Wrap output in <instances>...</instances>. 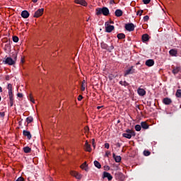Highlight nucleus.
<instances>
[{
	"instance_id": "c85d7f7f",
	"label": "nucleus",
	"mask_w": 181,
	"mask_h": 181,
	"mask_svg": "<svg viewBox=\"0 0 181 181\" xmlns=\"http://www.w3.org/2000/svg\"><path fill=\"white\" fill-rule=\"evenodd\" d=\"M117 38L119 39V40L125 39V34H124V33L117 34Z\"/></svg>"
},
{
	"instance_id": "6e6d98bb",
	"label": "nucleus",
	"mask_w": 181,
	"mask_h": 181,
	"mask_svg": "<svg viewBox=\"0 0 181 181\" xmlns=\"http://www.w3.org/2000/svg\"><path fill=\"white\" fill-rule=\"evenodd\" d=\"M6 80H9V76H6Z\"/></svg>"
},
{
	"instance_id": "393cba45",
	"label": "nucleus",
	"mask_w": 181,
	"mask_h": 181,
	"mask_svg": "<svg viewBox=\"0 0 181 181\" xmlns=\"http://www.w3.org/2000/svg\"><path fill=\"white\" fill-rule=\"evenodd\" d=\"M179 71H180V67L177 66L173 69L172 73L174 74L175 76H176V74H177V73H179Z\"/></svg>"
},
{
	"instance_id": "680f3d73",
	"label": "nucleus",
	"mask_w": 181,
	"mask_h": 181,
	"mask_svg": "<svg viewBox=\"0 0 181 181\" xmlns=\"http://www.w3.org/2000/svg\"><path fill=\"white\" fill-rule=\"evenodd\" d=\"M117 123L119 124V120L117 121Z\"/></svg>"
},
{
	"instance_id": "20e7f679",
	"label": "nucleus",
	"mask_w": 181,
	"mask_h": 181,
	"mask_svg": "<svg viewBox=\"0 0 181 181\" xmlns=\"http://www.w3.org/2000/svg\"><path fill=\"white\" fill-rule=\"evenodd\" d=\"M105 32H107V33H111V32H112V30L115 29V27L114 25H110V23L108 22H106L105 23Z\"/></svg>"
},
{
	"instance_id": "4c0bfd02",
	"label": "nucleus",
	"mask_w": 181,
	"mask_h": 181,
	"mask_svg": "<svg viewBox=\"0 0 181 181\" xmlns=\"http://www.w3.org/2000/svg\"><path fill=\"white\" fill-rule=\"evenodd\" d=\"M144 5H148L151 2V0H143Z\"/></svg>"
},
{
	"instance_id": "bf43d9fd",
	"label": "nucleus",
	"mask_w": 181,
	"mask_h": 181,
	"mask_svg": "<svg viewBox=\"0 0 181 181\" xmlns=\"http://www.w3.org/2000/svg\"><path fill=\"white\" fill-rule=\"evenodd\" d=\"M110 23H111L112 25H113L114 21H110Z\"/></svg>"
},
{
	"instance_id": "4d7b16f0",
	"label": "nucleus",
	"mask_w": 181,
	"mask_h": 181,
	"mask_svg": "<svg viewBox=\"0 0 181 181\" xmlns=\"http://www.w3.org/2000/svg\"><path fill=\"white\" fill-rule=\"evenodd\" d=\"M19 125H22V121L19 122Z\"/></svg>"
},
{
	"instance_id": "4be33fe9",
	"label": "nucleus",
	"mask_w": 181,
	"mask_h": 181,
	"mask_svg": "<svg viewBox=\"0 0 181 181\" xmlns=\"http://www.w3.org/2000/svg\"><path fill=\"white\" fill-rule=\"evenodd\" d=\"M81 168H82L86 172H88V165H87V162H84L81 165Z\"/></svg>"
},
{
	"instance_id": "ddd939ff",
	"label": "nucleus",
	"mask_w": 181,
	"mask_h": 181,
	"mask_svg": "<svg viewBox=\"0 0 181 181\" xmlns=\"http://www.w3.org/2000/svg\"><path fill=\"white\" fill-rule=\"evenodd\" d=\"M23 135L24 136H27L28 139H32V134H30V132H29V131L23 130Z\"/></svg>"
},
{
	"instance_id": "a19ab883",
	"label": "nucleus",
	"mask_w": 181,
	"mask_h": 181,
	"mask_svg": "<svg viewBox=\"0 0 181 181\" xmlns=\"http://www.w3.org/2000/svg\"><path fill=\"white\" fill-rule=\"evenodd\" d=\"M92 145H93V148H95V139H92Z\"/></svg>"
},
{
	"instance_id": "0eeeda50",
	"label": "nucleus",
	"mask_w": 181,
	"mask_h": 181,
	"mask_svg": "<svg viewBox=\"0 0 181 181\" xmlns=\"http://www.w3.org/2000/svg\"><path fill=\"white\" fill-rule=\"evenodd\" d=\"M3 63L5 64H8V66H13V64H15V61L13 60L11 57H7L3 61Z\"/></svg>"
},
{
	"instance_id": "f257e3e1",
	"label": "nucleus",
	"mask_w": 181,
	"mask_h": 181,
	"mask_svg": "<svg viewBox=\"0 0 181 181\" xmlns=\"http://www.w3.org/2000/svg\"><path fill=\"white\" fill-rule=\"evenodd\" d=\"M96 15L100 16V15H104V16H108L110 15V9L107 7L98 8H96Z\"/></svg>"
},
{
	"instance_id": "4468645a",
	"label": "nucleus",
	"mask_w": 181,
	"mask_h": 181,
	"mask_svg": "<svg viewBox=\"0 0 181 181\" xmlns=\"http://www.w3.org/2000/svg\"><path fill=\"white\" fill-rule=\"evenodd\" d=\"M163 104H165V105H170V104H172V99L169 98H165L163 100Z\"/></svg>"
},
{
	"instance_id": "13d9d810",
	"label": "nucleus",
	"mask_w": 181,
	"mask_h": 181,
	"mask_svg": "<svg viewBox=\"0 0 181 181\" xmlns=\"http://www.w3.org/2000/svg\"><path fill=\"white\" fill-rule=\"evenodd\" d=\"M119 176H122V173H118Z\"/></svg>"
},
{
	"instance_id": "5701e85b",
	"label": "nucleus",
	"mask_w": 181,
	"mask_h": 181,
	"mask_svg": "<svg viewBox=\"0 0 181 181\" xmlns=\"http://www.w3.org/2000/svg\"><path fill=\"white\" fill-rule=\"evenodd\" d=\"M169 53L170 54V56L173 57H177V50L175 49H172L169 51Z\"/></svg>"
},
{
	"instance_id": "9d476101",
	"label": "nucleus",
	"mask_w": 181,
	"mask_h": 181,
	"mask_svg": "<svg viewBox=\"0 0 181 181\" xmlns=\"http://www.w3.org/2000/svg\"><path fill=\"white\" fill-rule=\"evenodd\" d=\"M30 13L29 11L24 10L21 12V16L22 18H23L24 19H28V18H29L30 16Z\"/></svg>"
},
{
	"instance_id": "2eb2a0df",
	"label": "nucleus",
	"mask_w": 181,
	"mask_h": 181,
	"mask_svg": "<svg viewBox=\"0 0 181 181\" xmlns=\"http://www.w3.org/2000/svg\"><path fill=\"white\" fill-rule=\"evenodd\" d=\"M141 40H142L143 43H145V42L149 41V35L144 34L141 36Z\"/></svg>"
},
{
	"instance_id": "603ef678",
	"label": "nucleus",
	"mask_w": 181,
	"mask_h": 181,
	"mask_svg": "<svg viewBox=\"0 0 181 181\" xmlns=\"http://www.w3.org/2000/svg\"><path fill=\"white\" fill-rule=\"evenodd\" d=\"M33 2H34V4H36V2H37V0H33Z\"/></svg>"
},
{
	"instance_id": "72a5a7b5",
	"label": "nucleus",
	"mask_w": 181,
	"mask_h": 181,
	"mask_svg": "<svg viewBox=\"0 0 181 181\" xmlns=\"http://www.w3.org/2000/svg\"><path fill=\"white\" fill-rule=\"evenodd\" d=\"M134 128H135L136 131H137V132H139V131H141V129H142L141 126L139 124H136Z\"/></svg>"
},
{
	"instance_id": "1a4fd4ad",
	"label": "nucleus",
	"mask_w": 181,
	"mask_h": 181,
	"mask_svg": "<svg viewBox=\"0 0 181 181\" xmlns=\"http://www.w3.org/2000/svg\"><path fill=\"white\" fill-rule=\"evenodd\" d=\"M45 11L44 8H40L37 11L35 12L33 17L34 18H39L43 15V11Z\"/></svg>"
},
{
	"instance_id": "f8f14e48",
	"label": "nucleus",
	"mask_w": 181,
	"mask_h": 181,
	"mask_svg": "<svg viewBox=\"0 0 181 181\" xmlns=\"http://www.w3.org/2000/svg\"><path fill=\"white\" fill-rule=\"evenodd\" d=\"M105 177H107V179L109 181L112 180V175H111L110 173H107V172L103 173V179H105Z\"/></svg>"
},
{
	"instance_id": "dca6fc26",
	"label": "nucleus",
	"mask_w": 181,
	"mask_h": 181,
	"mask_svg": "<svg viewBox=\"0 0 181 181\" xmlns=\"http://www.w3.org/2000/svg\"><path fill=\"white\" fill-rule=\"evenodd\" d=\"M155 64V61L153 59H148L146 61V66H148V67H152Z\"/></svg>"
},
{
	"instance_id": "412c9836",
	"label": "nucleus",
	"mask_w": 181,
	"mask_h": 181,
	"mask_svg": "<svg viewBox=\"0 0 181 181\" xmlns=\"http://www.w3.org/2000/svg\"><path fill=\"white\" fill-rule=\"evenodd\" d=\"M141 128H143V129H149V124H148V123H146V122H141Z\"/></svg>"
},
{
	"instance_id": "cd10ccee",
	"label": "nucleus",
	"mask_w": 181,
	"mask_h": 181,
	"mask_svg": "<svg viewBox=\"0 0 181 181\" xmlns=\"http://www.w3.org/2000/svg\"><path fill=\"white\" fill-rule=\"evenodd\" d=\"M94 165L95 166V168H98V169H101V164L100 163V162L95 160Z\"/></svg>"
},
{
	"instance_id": "2f4dec72",
	"label": "nucleus",
	"mask_w": 181,
	"mask_h": 181,
	"mask_svg": "<svg viewBox=\"0 0 181 181\" xmlns=\"http://www.w3.org/2000/svg\"><path fill=\"white\" fill-rule=\"evenodd\" d=\"M10 101V107H13V96H8Z\"/></svg>"
},
{
	"instance_id": "c03bdc74",
	"label": "nucleus",
	"mask_w": 181,
	"mask_h": 181,
	"mask_svg": "<svg viewBox=\"0 0 181 181\" xmlns=\"http://www.w3.org/2000/svg\"><path fill=\"white\" fill-rule=\"evenodd\" d=\"M81 100H83V95H79L78 96V101H81Z\"/></svg>"
},
{
	"instance_id": "864d4df0",
	"label": "nucleus",
	"mask_w": 181,
	"mask_h": 181,
	"mask_svg": "<svg viewBox=\"0 0 181 181\" xmlns=\"http://www.w3.org/2000/svg\"><path fill=\"white\" fill-rule=\"evenodd\" d=\"M0 93H2V87L0 86Z\"/></svg>"
},
{
	"instance_id": "6e6552de",
	"label": "nucleus",
	"mask_w": 181,
	"mask_h": 181,
	"mask_svg": "<svg viewBox=\"0 0 181 181\" xmlns=\"http://www.w3.org/2000/svg\"><path fill=\"white\" fill-rule=\"evenodd\" d=\"M70 175H71V176H74V177H76V179H78V180H81V177H83V175L76 171H71Z\"/></svg>"
},
{
	"instance_id": "f03ea898",
	"label": "nucleus",
	"mask_w": 181,
	"mask_h": 181,
	"mask_svg": "<svg viewBox=\"0 0 181 181\" xmlns=\"http://www.w3.org/2000/svg\"><path fill=\"white\" fill-rule=\"evenodd\" d=\"M126 133H123L122 134V137L123 138H127V139H131V138H132V136H135L136 133L135 131L132 130V129H126L125 131Z\"/></svg>"
},
{
	"instance_id": "a211bd4d",
	"label": "nucleus",
	"mask_w": 181,
	"mask_h": 181,
	"mask_svg": "<svg viewBox=\"0 0 181 181\" xmlns=\"http://www.w3.org/2000/svg\"><path fill=\"white\" fill-rule=\"evenodd\" d=\"M7 89L8 90V97L13 96V93H12V84L8 83Z\"/></svg>"
},
{
	"instance_id": "c756f323",
	"label": "nucleus",
	"mask_w": 181,
	"mask_h": 181,
	"mask_svg": "<svg viewBox=\"0 0 181 181\" xmlns=\"http://www.w3.org/2000/svg\"><path fill=\"white\" fill-rule=\"evenodd\" d=\"M26 122L28 124H30V122H33V117L32 116H30L26 118Z\"/></svg>"
},
{
	"instance_id": "bb28decb",
	"label": "nucleus",
	"mask_w": 181,
	"mask_h": 181,
	"mask_svg": "<svg viewBox=\"0 0 181 181\" xmlns=\"http://www.w3.org/2000/svg\"><path fill=\"white\" fill-rule=\"evenodd\" d=\"M119 84H120V86H124V87H128V86H129V83H128V82L127 81H120L119 82Z\"/></svg>"
},
{
	"instance_id": "052dcab7",
	"label": "nucleus",
	"mask_w": 181,
	"mask_h": 181,
	"mask_svg": "<svg viewBox=\"0 0 181 181\" xmlns=\"http://www.w3.org/2000/svg\"><path fill=\"white\" fill-rule=\"evenodd\" d=\"M1 100H2V98H1V96H0V101H1Z\"/></svg>"
},
{
	"instance_id": "473e14b6",
	"label": "nucleus",
	"mask_w": 181,
	"mask_h": 181,
	"mask_svg": "<svg viewBox=\"0 0 181 181\" xmlns=\"http://www.w3.org/2000/svg\"><path fill=\"white\" fill-rule=\"evenodd\" d=\"M13 42L18 43L19 42V37L18 36H13Z\"/></svg>"
},
{
	"instance_id": "39448f33",
	"label": "nucleus",
	"mask_w": 181,
	"mask_h": 181,
	"mask_svg": "<svg viewBox=\"0 0 181 181\" xmlns=\"http://www.w3.org/2000/svg\"><path fill=\"white\" fill-rule=\"evenodd\" d=\"M125 29L128 30V32H134V30H135V25L132 23H127L125 24Z\"/></svg>"
},
{
	"instance_id": "5fc2aeb1",
	"label": "nucleus",
	"mask_w": 181,
	"mask_h": 181,
	"mask_svg": "<svg viewBox=\"0 0 181 181\" xmlns=\"http://www.w3.org/2000/svg\"><path fill=\"white\" fill-rule=\"evenodd\" d=\"M141 13V11H137L136 15H139Z\"/></svg>"
},
{
	"instance_id": "aec40b11",
	"label": "nucleus",
	"mask_w": 181,
	"mask_h": 181,
	"mask_svg": "<svg viewBox=\"0 0 181 181\" xmlns=\"http://www.w3.org/2000/svg\"><path fill=\"white\" fill-rule=\"evenodd\" d=\"M76 4L82 5L83 6H87V2L84 0H75Z\"/></svg>"
},
{
	"instance_id": "6ab92c4d",
	"label": "nucleus",
	"mask_w": 181,
	"mask_h": 181,
	"mask_svg": "<svg viewBox=\"0 0 181 181\" xmlns=\"http://www.w3.org/2000/svg\"><path fill=\"white\" fill-rule=\"evenodd\" d=\"M112 156L113 158L115 159V162H117V163H119V162H121L122 160V158L119 156H116L115 153H112Z\"/></svg>"
},
{
	"instance_id": "8fccbe9b",
	"label": "nucleus",
	"mask_w": 181,
	"mask_h": 181,
	"mask_svg": "<svg viewBox=\"0 0 181 181\" xmlns=\"http://www.w3.org/2000/svg\"><path fill=\"white\" fill-rule=\"evenodd\" d=\"M103 106H98V107H97V109H98V110H100V108H103Z\"/></svg>"
},
{
	"instance_id": "ea45409f",
	"label": "nucleus",
	"mask_w": 181,
	"mask_h": 181,
	"mask_svg": "<svg viewBox=\"0 0 181 181\" xmlns=\"http://www.w3.org/2000/svg\"><path fill=\"white\" fill-rule=\"evenodd\" d=\"M0 117H1V118H4V117H5V112H1Z\"/></svg>"
},
{
	"instance_id": "e433bc0d",
	"label": "nucleus",
	"mask_w": 181,
	"mask_h": 181,
	"mask_svg": "<svg viewBox=\"0 0 181 181\" xmlns=\"http://www.w3.org/2000/svg\"><path fill=\"white\" fill-rule=\"evenodd\" d=\"M144 22H148V21H149V17H148V16H145L144 17Z\"/></svg>"
},
{
	"instance_id": "c9c22d12",
	"label": "nucleus",
	"mask_w": 181,
	"mask_h": 181,
	"mask_svg": "<svg viewBox=\"0 0 181 181\" xmlns=\"http://www.w3.org/2000/svg\"><path fill=\"white\" fill-rule=\"evenodd\" d=\"M144 156H149V155H151V151H144Z\"/></svg>"
},
{
	"instance_id": "79ce46f5",
	"label": "nucleus",
	"mask_w": 181,
	"mask_h": 181,
	"mask_svg": "<svg viewBox=\"0 0 181 181\" xmlns=\"http://www.w3.org/2000/svg\"><path fill=\"white\" fill-rule=\"evenodd\" d=\"M105 148H106V149H110V144L105 143Z\"/></svg>"
},
{
	"instance_id": "37998d69",
	"label": "nucleus",
	"mask_w": 181,
	"mask_h": 181,
	"mask_svg": "<svg viewBox=\"0 0 181 181\" xmlns=\"http://www.w3.org/2000/svg\"><path fill=\"white\" fill-rule=\"evenodd\" d=\"M110 166H108V165L104 166V170H110Z\"/></svg>"
},
{
	"instance_id": "58836bf2",
	"label": "nucleus",
	"mask_w": 181,
	"mask_h": 181,
	"mask_svg": "<svg viewBox=\"0 0 181 181\" xmlns=\"http://www.w3.org/2000/svg\"><path fill=\"white\" fill-rule=\"evenodd\" d=\"M81 91H84L86 90V86H84V82L81 85Z\"/></svg>"
},
{
	"instance_id": "9b49d317",
	"label": "nucleus",
	"mask_w": 181,
	"mask_h": 181,
	"mask_svg": "<svg viewBox=\"0 0 181 181\" xmlns=\"http://www.w3.org/2000/svg\"><path fill=\"white\" fill-rule=\"evenodd\" d=\"M137 93L141 97H144V95L146 94V91L145 90V89L141 88H138Z\"/></svg>"
},
{
	"instance_id": "09e8293b",
	"label": "nucleus",
	"mask_w": 181,
	"mask_h": 181,
	"mask_svg": "<svg viewBox=\"0 0 181 181\" xmlns=\"http://www.w3.org/2000/svg\"><path fill=\"white\" fill-rule=\"evenodd\" d=\"M142 13H144V10H141V11H140L139 16H141L142 15Z\"/></svg>"
},
{
	"instance_id": "423d86ee",
	"label": "nucleus",
	"mask_w": 181,
	"mask_h": 181,
	"mask_svg": "<svg viewBox=\"0 0 181 181\" xmlns=\"http://www.w3.org/2000/svg\"><path fill=\"white\" fill-rule=\"evenodd\" d=\"M129 74H135V69L134 68V66H132L129 69H127L124 71V77H127V76H129Z\"/></svg>"
},
{
	"instance_id": "a18cd8bd",
	"label": "nucleus",
	"mask_w": 181,
	"mask_h": 181,
	"mask_svg": "<svg viewBox=\"0 0 181 181\" xmlns=\"http://www.w3.org/2000/svg\"><path fill=\"white\" fill-rule=\"evenodd\" d=\"M17 96H18L19 98H22V97H23V94L19 93L17 94Z\"/></svg>"
},
{
	"instance_id": "49530a36",
	"label": "nucleus",
	"mask_w": 181,
	"mask_h": 181,
	"mask_svg": "<svg viewBox=\"0 0 181 181\" xmlns=\"http://www.w3.org/2000/svg\"><path fill=\"white\" fill-rule=\"evenodd\" d=\"M110 155H111V152H110V151H106L105 152V156H110Z\"/></svg>"
},
{
	"instance_id": "7c9ffc66",
	"label": "nucleus",
	"mask_w": 181,
	"mask_h": 181,
	"mask_svg": "<svg viewBox=\"0 0 181 181\" xmlns=\"http://www.w3.org/2000/svg\"><path fill=\"white\" fill-rule=\"evenodd\" d=\"M176 97L178 98H181V89L177 90V92L175 93Z\"/></svg>"
},
{
	"instance_id": "de8ad7c7",
	"label": "nucleus",
	"mask_w": 181,
	"mask_h": 181,
	"mask_svg": "<svg viewBox=\"0 0 181 181\" xmlns=\"http://www.w3.org/2000/svg\"><path fill=\"white\" fill-rule=\"evenodd\" d=\"M116 146H117V148H121V144L119 143L116 144Z\"/></svg>"
},
{
	"instance_id": "f3484780",
	"label": "nucleus",
	"mask_w": 181,
	"mask_h": 181,
	"mask_svg": "<svg viewBox=\"0 0 181 181\" xmlns=\"http://www.w3.org/2000/svg\"><path fill=\"white\" fill-rule=\"evenodd\" d=\"M84 146H85V151H86L87 152H91V145L88 144V141H86Z\"/></svg>"
},
{
	"instance_id": "3c124183",
	"label": "nucleus",
	"mask_w": 181,
	"mask_h": 181,
	"mask_svg": "<svg viewBox=\"0 0 181 181\" xmlns=\"http://www.w3.org/2000/svg\"><path fill=\"white\" fill-rule=\"evenodd\" d=\"M21 63H25V59L23 58H21Z\"/></svg>"
},
{
	"instance_id": "f704fd0d",
	"label": "nucleus",
	"mask_w": 181,
	"mask_h": 181,
	"mask_svg": "<svg viewBox=\"0 0 181 181\" xmlns=\"http://www.w3.org/2000/svg\"><path fill=\"white\" fill-rule=\"evenodd\" d=\"M28 98H29L30 101H31V103H33V104H35V99H33V96H32V94L29 95Z\"/></svg>"
},
{
	"instance_id": "7ed1b4c3",
	"label": "nucleus",
	"mask_w": 181,
	"mask_h": 181,
	"mask_svg": "<svg viewBox=\"0 0 181 181\" xmlns=\"http://www.w3.org/2000/svg\"><path fill=\"white\" fill-rule=\"evenodd\" d=\"M100 47L101 49H103L104 50H107V52H110V53H111V52H112V50H114V45H112V44H111V46H108V44L102 42L100 43Z\"/></svg>"
},
{
	"instance_id": "a878e982",
	"label": "nucleus",
	"mask_w": 181,
	"mask_h": 181,
	"mask_svg": "<svg viewBox=\"0 0 181 181\" xmlns=\"http://www.w3.org/2000/svg\"><path fill=\"white\" fill-rule=\"evenodd\" d=\"M23 151L25 153H30V152H32V148H30L29 146H25L23 148Z\"/></svg>"
},
{
	"instance_id": "b1692460",
	"label": "nucleus",
	"mask_w": 181,
	"mask_h": 181,
	"mask_svg": "<svg viewBox=\"0 0 181 181\" xmlns=\"http://www.w3.org/2000/svg\"><path fill=\"white\" fill-rule=\"evenodd\" d=\"M122 13L123 12L122 11L121 9H117L115 12V16H117V18H119V16H122Z\"/></svg>"
}]
</instances>
